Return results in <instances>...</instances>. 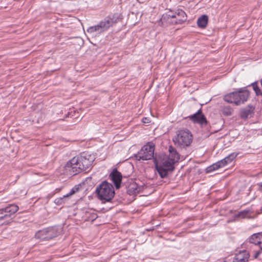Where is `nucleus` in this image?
<instances>
[{
  "label": "nucleus",
  "instance_id": "obj_1",
  "mask_svg": "<svg viewBox=\"0 0 262 262\" xmlns=\"http://www.w3.org/2000/svg\"><path fill=\"white\" fill-rule=\"evenodd\" d=\"M95 159L94 155L83 152L69 161L66 165V170L71 175H76L89 168Z\"/></svg>",
  "mask_w": 262,
  "mask_h": 262
},
{
  "label": "nucleus",
  "instance_id": "obj_2",
  "mask_svg": "<svg viewBox=\"0 0 262 262\" xmlns=\"http://www.w3.org/2000/svg\"><path fill=\"white\" fill-rule=\"evenodd\" d=\"M117 22V18L115 16L107 17L98 24L94 26L90 27L87 29V32L92 36H95L105 31Z\"/></svg>",
  "mask_w": 262,
  "mask_h": 262
},
{
  "label": "nucleus",
  "instance_id": "obj_3",
  "mask_svg": "<svg viewBox=\"0 0 262 262\" xmlns=\"http://www.w3.org/2000/svg\"><path fill=\"white\" fill-rule=\"evenodd\" d=\"M98 198L103 203L110 202L114 198L115 190L113 185L106 181L102 182L96 189Z\"/></svg>",
  "mask_w": 262,
  "mask_h": 262
},
{
  "label": "nucleus",
  "instance_id": "obj_4",
  "mask_svg": "<svg viewBox=\"0 0 262 262\" xmlns=\"http://www.w3.org/2000/svg\"><path fill=\"white\" fill-rule=\"evenodd\" d=\"M193 137L191 133L187 129L178 130L173 139L174 145L180 148H186L190 145Z\"/></svg>",
  "mask_w": 262,
  "mask_h": 262
},
{
  "label": "nucleus",
  "instance_id": "obj_5",
  "mask_svg": "<svg viewBox=\"0 0 262 262\" xmlns=\"http://www.w3.org/2000/svg\"><path fill=\"white\" fill-rule=\"evenodd\" d=\"M249 96V93L248 91L241 89L237 92H233L226 95L224 97V99L228 103L239 105L247 101Z\"/></svg>",
  "mask_w": 262,
  "mask_h": 262
},
{
  "label": "nucleus",
  "instance_id": "obj_6",
  "mask_svg": "<svg viewBox=\"0 0 262 262\" xmlns=\"http://www.w3.org/2000/svg\"><path fill=\"white\" fill-rule=\"evenodd\" d=\"M60 232L56 227H49L38 231L35 233V237L40 241H48L56 237Z\"/></svg>",
  "mask_w": 262,
  "mask_h": 262
},
{
  "label": "nucleus",
  "instance_id": "obj_7",
  "mask_svg": "<svg viewBox=\"0 0 262 262\" xmlns=\"http://www.w3.org/2000/svg\"><path fill=\"white\" fill-rule=\"evenodd\" d=\"M155 167L158 173L162 178H166L168 171H172L174 170V163L169 159L164 161L162 164H159L158 162H155Z\"/></svg>",
  "mask_w": 262,
  "mask_h": 262
},
{
  "label": "nucleus",
  "instance_id": "obj_8",
  "mask_svg": "<svg viewBox=\"0 0 262 262\" xmlns=\"http://www.w3.org/2000/svg\"><path fill=\"white\" fill-rule=\"evenodd\" d=\"M154 145L146 144L141 149L140 152L136 156L138 160H148L151 159L154 155Z\"/></svg>",
  "mask_w": 262,
  "mask_h": 262
},
{
  "label": "nucleus",
  "instance_id": "obj_9",
  "mask_svg": "<svg viewBox=\"0 0 262 262\" xmlns=\"http://www.w3.org/2000/svg\"><path fill=\"white\" fill-rule=\"evenodd\" d=\"M248 242L259 248V250L254 252L253 258L256 259L262 252V232L254 233L248 238Z\"/></svg>",
  "mask_w": 262,
  "mask_h": 262
},
{
  "label": "nucleus",
  "instance_id": "obj_10",
  "mask_svg": "<svg viewBox=\"0 0 262 262\" xmlns=\"http://www.w3.org/2000/svg\"><path fill=\"white\" fill-rule=\"evenodd\" d=\"M18 207L15 204H10L4 208L0 209V221L9 218L18 210Z\"/></svg>",
  "mask_w": 262,
  "mask_h": 262
},
{
  "label": "nucleus",
  "instance_id": "obj_11",
  "mask_svg": "<svg viewBox=\"0 0 262 262\" xmlns=\"http://www.w3.org/2000/svg\"><path fill=\"white\" fill-rule=\"evenodd\" d=\"M189 118L193 122L198 123L202 126H205L208 123V121L203 114L201 109L198 110L196 113L189 116Z\"/></svg>",
  "mask_w": 262,
  "mask_h": 262
},
{
  "label": "nucleus",
  "instance_id": "obj_12",
  "mask_svg": "<svg viewBox=\"0 0 262 262\" xmlns=\"http://www.w3.org/2000/svg\"><path fill=\"white\" fill-rule=\"evenodd\" d=\"M173 16V25L182 24L187 20V15L182 10H178L174 13L171 12Z\"/></svg>",
  "mask_w": 262,
  "mask_h": 262
},
{
  "label": "nucleus",
  "instance_id": "obj_13",
  "mask_svg": "<svg viewBox=\"0 0 262 262\" xmlns=\"http://www.w3.org/2000/svg\"><path fill=\"white\" fill-rule=\"evenodd\" d=\"M109 177L115 184L116 188L119 189L120 187L122 178L121 172L118 171L117 169L115 168L110 173Z\"/></svg>",
  "mask_w": 262,
  "mask_h": 262
},
{
  "label": "nucleus",
  "instance_id": "obj_14",
  "mask_svg": "<svg viewBox=\"0 0 262 262\" xmlns=\"http://www.w3.org/2000/svg\"><path fill=\"white\" fill-rule=\"evenodd\" d=\"M249 257V253L246 250H243L235 255L233 262H247Z\"/></svg>",
  "mask_w": 262,
  "mask_h": 262
},
{
  "label": "nucleus",
  "instance_id": "obj_15",
  "mask_svg": "<svg viewBox=\"0 0 262 262\" xmlns=\"http://www.w3.org/2000/svg\"><path fill=\"white\" fill-rule=\"evenodd\" d=\"M160 23L162 26L173 25V16L171 14V12L169 13L163 14L160 19Z\"/></svg>",
  "mask_w": 262,
  "mask_h": 262
},
{
  "label": "nucleus",
  "instance_id": "obj_16",
  "mask_svg": "<svg viewBox=\"0 0 262 262\" xmlns=\"http://www.w3.org/2000/svg\"><path fill=\"white\" fill-rule=\"evenodd\" d=\"M141 189L142 188L141 186H138L136 182H133L128 185L127 187V192L129 195H132L139 193Z\"/></svg>",
  "mask_w": 262,
  "mask_h": 262
},
{
  "label": "nucleus",
  "instance_id": "obj_17",
  "mask_svg": "<svg viewBox=\"0 0 262 262\" xmlns=\"http://www.w3.org/2000/svg\"><path fill=\"white\" fill-rule=\"evenodd\" d=\"M169 155L168 159H169L172 162H173L174 164L176 162H177L179 160L180 158L179 155L176 151V149L170 146L169 147Z\"/></svg>",
  "mask_w": 262,
  "mask_h": 262
},
{
  "label": "nucleus",
  "instance_id": "obj_18",
  "mask_svg": "<svg viewBox=\"0 0 262 262\" xmlns=\"http://www.w3.org/2000/svg\"><path fill=\"white\" fill-rule=\"evenodd\" d=\"M208 21V17L206 15H203L198 18L197 25L199 27L204 29L206 27Z\"/></svg>",
  "mask_w": 262,
  "mask_h": 262
},
{
  "label": "nucleus",
  "instance_id": "obj_19",
  "mask_svg": "<svg viewBox=\"0 0 262 262\" xmlns=\"http://www.w3.org/2000/svg\"><path fill=\"white\" fill-rule=\"evenodd\" d=\"M223 166L224 164H222V162L220 161L207 167L206 169V172L207 173H210L219 169L220 168L223 167Z\"/></svg>",
  "mask_w": 262,
  "mask_h": 262
},
{
  "label": "nucleus",
  "instance_id": "obj_20",
  "mask_svg": "<svg viewBox=\"0 0 262 262\" xmlns=\"http://www.w3.org/2000/svg\"><path fill=\"white\" fill-rule=\"evenodd\" d=\"M237 156V154L235 153H232L229 156L225 157L223 160H221L220 161L222 162V164H224V166L227 164L229 163H230L232 161L233 159H234Z\"/></svg>",
  "mask_w": 262,
  "mask_h": 262
},
{
  "label": "nucleus",
  "instance_id": "obj_21",
  "mask_svg": "<svg viewBox=\"0 0 262 262\" xmlns=\"http://www.w3.org/2000/svg\"><path fill=\"white\" fill-rule=\"evenodd\" d=\"M251 85L257 96L262 95L261 91L258 86L257 82H254L252 83Z\"/></svg>",
  "mask_w": 262,
  "mask_h": 262
},
{
  "label": "nucleus",
  "instance_id": "obj_22",
  "mask_svg": "<svg viewBox=\"0 0 262 262\" xmlns=\"http://www.w3.org/2000/svg\"><path fill=\"white\" fill-rule=\"evenodd\" d=\"M74 193H75V191L73 190V189H72L69 193L67 194L66 195H63L62 198H58V199H56L55 201V202L57 204H61L62 203V202H63V200L64 199L69 197V196L72 195Z\"/></svg>",
  "mask_w": 262,
  "mask_h": 262
},
{
  "label": "nucleus",
  "instance_id": "obj_23",
  "mask_svg": "<svg viewBox=\"0 0 262 262\" xmlns=\"http://www.w3.org/2000/svg\"><path fill=\"white\" fill-rule=\"evenodd\" d=\"M222 113L226 116H230L232 113V110L229 106H223L222 108Z\"/></svg>",
  "mask_w": 262,
  "mask_h": 262
},
{
  "label": "nucleus",
  "instance_id": "obj_24",
  "mask_svg": "<svg viewBox=\"0 0 262 262\" xmlns=\"http://www.w3.org/2000/svg\"><path fill=\"white\" fill-rule=\"evenodd\" d=\"M249 210H243L238 212L237 216L239 217L244 218L249 213Z\"/></svg>",
  "mask_w": 262,
  "mask_h": 262
},
{
  "label": "nucleus",
  "instance_id": "obj_25",
  "mask_svg": "<svg viewBox=\"0 0 262 262\" xmlns=\"http://www.w3.org/2000/svg\"><path fill=\"white\" fill-rule=\"evenodd\" d=\"M143 123H148L150 122V119L147 117H144L142 120Z\"/></svg>",
  "mask_w": 262,
  "mask_h": 262
},
{
  "label": "nucleus",
  "instance_id": "obj_26",
  "mask_svg": "<svg viewBox=\"0 0 262 262\" xmlns=\"http://www.w3.org/2000/svg\"><path fill=\"white\" fill-rule=\"evenodd\" d=\"M248 112H249V111H244L242 113V117L243 118L247 117L248 116V115H249Z\"/></svg>",
  "mask_w": 262,
  "mask_h": 262
},
{
  "label": "nucleus",
  "instance_id": "obj_27",
  "mask_svg": "<svg viewBox=\"0 0 262 262\" xmlns=\"http://www.w3.org/2000/svg\"><path fill=\"white\" fill-rule=\"evenodd\" d=\"M259 187L262 188V182L257 184Z\"/></svg>",
  "mask_w": 262,
  "mask_h": 262
}]
</instances>
